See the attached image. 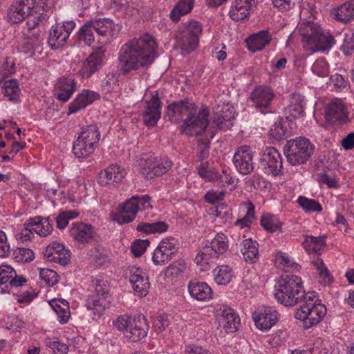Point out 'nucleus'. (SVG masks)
I'll use <instances>...</instances> for the list:
<instances>
[{
    "instance_id": "f257e3e1",
    "label": "nucleus",
    "mask_w": 354,
    "mask_h": 354,
    "mask_svg": "<svg viewBox=\"0 0 354 354\" xmlns=\"http://www.w3.org/2000/svg\"><path fill=\"white\" fill-rule=\"evenodd\" d=\"M156 48L154 39L149 34L129 40L121 46L118 52L119 71L127 75L148 67L155 59Z\"/></svg>"
},
{
    "instance_id": "f03ea898",
    "label": "nucleus",
    "mask_w": 354,
    "mask_h": 354,
    "mask_svg": "<svg viewBox=\"0 0 354 354\" xmlns=\"http://www.w3.org/2000/svg\"><path fill=\"white\" fill-rule=\"evenodd\" d=\"M121 28L109 18H93L81 26L76 38L79 44L90 46L97 41L100 46H104L118 35Z\"/></svg>"
},
{
    "instance_id": "7ed1b4c3",
    "label": "nucleus",
    "mask_w": 354,
    "mask_h": 354,
    "mask_svg": "<svg viewBox=\"0 0 354 354\" xmlns=\"http://www.w3.org/2000/svg\"><path fill=\"white\" fill-rule=\"evenodd\" d=\"M274 296L285 306H293L304 301L310 292L306 294L301 277L294 274L281 277L274 286Z\"/></svg>"
},
{
    "instance_id": "20e7f679",
    "label": "nucleus",
    "mask_w": 354,
    "mask_h": 354,
    "mask_svg": "<svg viewBox=\"0 0 354 354\" xmlns=\"http://www.w3.org/2000/svg\"><path fill=\"white\" fill-rule=\"evenodd\" d=\"M113 324L131 342H137L145 338L149 330L148 322L143 315L132 317L122 315L113 320Z\"/></svg>"
},
{
    "instance_id": "39448f33",
    "label": "nucleus",
    "mask_w": 354,
    "mask_h": 354,
    "mask_svg": "<svg viewBox=\"0 0 354 354\" xmlns=\"http://www.w3.org/2000/svg\"><path fill=\"white\" fill-rule=\"evenodd\" d=\"M301 36L304 47L313 53L328 50L335 43L333 37L328 33L324 34L321 27L315 23H308Z\"/></svg>"
},
{
    "instance_id": "423d86ee",
    "label": "nucleus",
    "mask_w": 354,
    "mask_h": 354,
    "mask_svg": "<svg viewBox=\"0 0 354 354\" xmlns=\"http://www.w3.org/2000/svg\"><path fill=\"white\" fill-rule=\"evenodd\" d=\"M228 249V240L223 234H217L211 241L209 245L204 246L195 257L196 264L201 266V270L209 268L211 263H214L221 255Z\"/></svg>"
},
{
    "instance_id": "0eeeda50",
    "label": "nucleus",
    "mask_w": 354,
    "mask_h": 354,
    "mask_svg": "<svg viewBox=\"0 0 354 354\" xmlns=\"http://www.w3.org/2000/svg\"><path fill=\"white\" fill-rule=\"evenodd\" d=\"M314 292L308 294L304 304L297 309L295 317L303 322L304 328H310L317 324L326 313L324 305L315 304Z\"/></svg>"
},
{
    "instance_id": "6e6552de",
    "label": "nucleus",
    "mask_w": 354,
    "mask_h": 354,
    "mask_svg": "<svg viewBox=\"0 0 354 354\" xmlns=\"http://www.w3.org/2000/svg\"><path fill=\"white\" fill-rule=\"evenodd\" d=\"M315 151V145L304 137H298L287 142L283 152L292 165L305 164Z\"/></svg>"
},
{
    "instance_id": "1a4fd4ad",
    "label": "nucleus",
    "mask_w": 354,
    "mask_h": 354,
    "mask_svg": "<svg viewBox=\"0 0 354 354\" xmlns=\"http://www.w3.org/2000/svg\"><path fill=\"white\" fill-rule=\"evenodd\" d=\"M100 139V132L96 124L87 125L82 128L73 142V152L78 158H86L94 151Z\"/></svg>"
},
{
    "instance_id": "9d476101",
    "label": "nucleus",
    "mask_w": 354,
    "mask_h": 354,
    "mask_svg": "<svg viewBox=\"0 0 354 354\" xmlns=\"http://www.w3.org/2000/svg\"><path fill=\"white\" fill-rule=\"evenodd\" d=\"M201 32L202 25L199 22L191 20L185 23L176 34L177 46L185 53H190L198 47Z\"/></svg>"
},
{
    "instance_id": "9b49d317",
    "label": "nucleus",
    "mask_w": 354,
    "mask_h": 354,
    "mask_svg": "<svg viewBox=\"0 0 354 354\" xmlns=\"http://www.w3.org/2000/svg\"><path fill=\"white\" fill-rule=\"evenodd\" d=\"M109 286L107 280L97 279L95 290L88 296L86 306L91 310L93 318L100 317L109 306L107 298L109 295Z\"/></svg>"
},
{
    "instance_id": "f8f14e48",
    "label": "nucleus",
    "mask_w": 354,
    "mask_h": 354,
    "mask_svg": "<svg viewBox=\"0 0 354 354\" xmlns=\"http://www.w3.org/2000/svg\"><path fill=\"white\" fill-rule=\"evenodd\" d=\"M150 201L149 195L132 196L123 203L121 211L115 216L114 220L120 225L133 221L138 210L152 208Z\"/></svg>"
},
{
    "instance_id": "ddd939ff",
    "label": "nucleus",
    "mask_w": 354,
    "mask_h": 354,
    "mask_svg": "<svg viewBox=\"0 0 354 354\" xmlns=\"http://www.w3.org/2000/svg\"><path fill=\"white\" fill-rule=\"evenodd\" d=\"M209 111L207 108L201 109L189 114L180 127L182 133L187 136L201 135L209 125Z\"/></svg>"
},
{
    "instance_id": "4468645a",
    "label": "nucleus",
    "mask_w": 354,
    "mask_h": 354,
    "mask_svg": "<svg viewBox=\"0 0 354 354\" xmlns=\"http://www.w3.org/2000/svg\"><path fill=\"white\" fill-rule=\"evenodd\" d=\"M76 26L73 20H68L60 23H56L49 31L48 38V46L53 50H57L64 46Z\"/></svg>"
},
{
    "instance_id": "2eb2a0df",
    "label": "nucleus",
    "mask_w": 354,
    "mask_h": 354,
    "mask_svg": "<svg viewBox=\"0 0 354 354\" xmlns=\"http://www.w3.org/2000/svg\"><path fill=\"white\" fill-rule=\"evenodd\" d=\"M178 240L172 236L162 239L153 252V262L157 266H162L171 260L178 252Z\"/></svg>"
},
{
    "instance_id": "dca6fc26",
    "label": "nucleus",
    "mask_w": 354,
    "mask_h": 354,
    "mask_svg": "<svg viewBox=\"0 0 354 354\" xmlns=\"http://www.w3.org/2000/svg\"><path fill=\"white\" fill-rule=\"evenodd\" d=\"M124 277L131 284L133 291L140 297H145L149 292L150 283L146 273L140 268L130 266L124 272Z\"/></svg>"
},
{
    "instance_id": "f3484780",
    "label": "nucleus",
    "mask_w": 354,
    "mask_h": 354,
    "mask_svg": "<svg viewBox=\"0 0 354 354\" xmlns=\"http://www.w3.org/2000/svg\"><path fill=\"white\" fill-rule=\"evenodd\" d=\"M326 122L333 126H339L350 122L348 113L343 101L336 99L325 108Z\"/></svg>"
},
{
    "instance_id": "a211bd4d",
    "label": "nucleus",
    "mask_w": 354,
    "mask_h": 354,
    "mask_svg": "<svg viewBox=\"0 0 354 354\" xmlns=\"http://www.w3.org/2000/svg\"><path fill=\"white\" fill-rule=\"evenodd\" d=\"M197 106L191 100L185 98L179 101L173 102L167 106V116L169 120L175 123L183 121L184 117L189 116L194 111H196Z\"/></svg>"
},
{
    "instance_id": "6ab92c4d",
    "label": "nucleus",
    "mask_w": 354,
    "mask_h": 354,
    "mask_svg": "<svg viewBox=\"0 0 354 354\" xmlns=\"http://www.w3.org/2000/svg\"><path fill=\"white\" fill-rule=\"evenodd\" d=\"M106 49L104 46L97 47L83 62L80 74L84 78L90 77L102 66Z\"/></svg>"
},
{
    "instance_id": "aec40b11",
    "label": "nucleus",
    "mask_w": 354,
    "mask_h": 354,
    "mask_svg": "<svg viewBox=\"0 0 354 354\" xmlns=\"http://www.w3.org/2000/svg\"><path fill=\"white\" fill-rule=\"evenodd\" d=\"M161 101L157 91L151 94L149 100L145 102V106L142 113L144 123L149 127H154L161 116Z\"/></svg>"
},
{
    "instance_id": "412c9836",
    "label": "nucleus",
    "mask_w": 354,
    "mask_h": 354,
    "mask_svg": "<svg viewBox=\"0 0 354 354\" xmlns=\"http://www.w3.org/2000/svg\"><path fill=\"white\" fill-rule=\"evenodd\" d=\"M233 162L236 169L243 175L250 174L254 169L252 153L249 146L243 145L237 148Z\"/></svg>"
},
{
    "instance_id": "4be33fe9",
    "label": "nucleus",
    "mask_w": 354,
    "mask_h": 354,
    "mask_svg": "<svg viewBox=\"0 0 354 354\" xmlns=\"http://www.w3.org/2000/svg\"><path fill=\"white\" fill-rule=\"evenodd\" d=\"M274 97L272 91L264 86L256 87L250 94L253 105L263 113L270 111L269 109Z\"/></svg>"
},
{
    "instance_id": "5701e85b",
    "label": "nucleus",
    "mask_w": 354,
    "mask_h": 354,
    "mask_svg": "<svg viewBox=\"0 0 354 354\" xmlns=\"http://www.w3.org/2000/svg\"><path fill=\"white\" fill-rule=\"evenodd\" d=\"M35 0H17L8 10V19L11 24H17L23 21L34 8Z\"/></svg>"
},
{
    "instance_id": "b1692460",
    "label": "nucleus",
    "mask_w": 354,
    "mask_h": 354,
    "mask_svg": "<svg viewBox=\"0 0 354 354\" xmlns=\"http://www.w3.org/2000/svg\"><path fill=\"white\" fill-rule=\"evenodd\" d=\"M44 257L48 261L58 263L66 266L70 261V251L62 243L53 242L43 252Z\"/></svg>"
},
{
    "instance_id": "393cba45",
    "label": "nucleus",
    "mask_w": 354,
    "mask_h": 354,
    "mask_svg": "<svg viewBox=\"0 0 354 354\" xmlns=\"http://www.w3.org/2000/svg\"><path fill=\"white\" fill-rule=\"evenodd\" d=\"M94 227L88 223L77 222L72 224L69 230L70 236L77 242L87 244L95 237Z\"/></svg>"
},
{
    "instance_id": "a878e982",
    "label": "nucleus",
    "mask_w": 354,
    "mask_h": 354,
    "mask_svg": "<svg viewBox=\"0 0 354 354\" xmlns=\"http://www.w3.org/2000/svg\"><path fill=\"white\" fill-rule=\"evenodd\" d=\"M261 162L267 169L268 174L277 176L281 174L283 165L282 158L279 151L274 148L268 149L264 153Z\"/></svg>"
},
{
    "instance_id": "bb28decb",
    "label": "nucleus",
    "mask_w": 354,
    "mask_h": 354,
    "mask_svg": "<svg viewBox=\"0 0 354 354\" xmlns=\"http://www.w3.org/2000/svg\"><path fill=\"white\" fill-rule=\"evenodd\" d=\"M253 319L259 329L268 330L278 322L279 313L272 308H268L259 314H254Z\"/></svg>"
},
{
    "instance_id": "cd10ccee",
    "label": "nucleus",
    "mask_w": 354,
    "mask_h": 354,
    "mask_svg": "<svg viewBox=\"0 0 354 354\" xmlns=\"http://www.w3.org/2000/svg\"><path fill=\"white\" fill-rule=\"evenodd\" d=\"M124 176L123 169L118 165H111L99 173L97 181L101 186L114 185L120 182Z\"/></svg>"
},
{
    "instance_id": "c85d7f7f",
    "label": "nucleus",
    "mask_w": 354,
    "mask_h": 354,
    "mask_svg": "<svg viewBox=\"0 0 354 354\" xmlns=\"http://www.w3.org/2000/svg\"><path fill=\"white\" fill-rule=\"evenodd\" d=\"M256 0H235L230 10V17L239 21L248 17L256 5Z\"/></svg>"
},
{
    "instance_id": "c756f323",
    "label": "nucleus",
    "mask_w": 354,
    "mask_h": 354,
    "mask_svg": "<svg viewBox=\"0 0 354 354\" xmlns=\"http://www.w3.org/2000/svg\"><path fill=\"white\" fill-rule=\"evenodd\" d=\"M76 82L72 77H60L55 94L57 99L62 102H67L76 90Z\"/></svg>"
},
{
    "instance_id": "7c9ffc66",
    "label": "nucleus",
    "mask_w": 354,
    "mask_h": 354,
    "mask_svg": "<svg viewBox=\"0 0 354 354\" xmlns=\"http://www.w3.org/2000/svg\"><path fill=\"white\" fill-rule=\"evenodd\" d=\"M272 39V36L268 30H260L248 37L245 39L248 49L255 53L262 50L268 46Z\"/></svg>"
},
{
    "instance_id": "2f4dec72",
    "label": "nucleus",
    "mask_w": 354,
    "mask_h": 354,
    "mask_svg": "<svg viewBox=\"0 0 354 354\" xmlns=\"http://www.w3.org/2000/svg\"><path fill=\"white\" fill-rule=\"evenodd\" d=\"M97 95L89 90H83L68 106V115H71L84 109L97 98Z\"/></svg>"
},
{
    "instance_id": "473e14b6",
    "label": "nucleus",
    "mask_w": 354,
    "mask_h": 354,
    "mask_svg": "<svg viewBox=\"0 0 354 354\" xmlns=\"http://www.w3.org/2000/svg\"><path fill=\"white\" fill-rule=\"evenodd\" d=\"M53 221L50 217L37 216L27 221V225L31 227L34 232L41 236H46L53 231Z\"/></svg>"
},
{
    "instance_id": "72a5a7b5",
    "label": "nucleus",
    "mask_w": 354,
    "mask_h": 354,
    "mask_svg": "<svg viewBox=\"0 0 354 354\" xmlns=\"http://www.w3.org/2000/svg\"><path fill=\"white\" fill-rule=\"evenodd\" d=\"M304 97L298 93H293L290 97V104L285 109L286 118L289 121H292L304 114Z\"/></svg>"
},
{
    "instance_id": "f704fd0d",
    "label": "nucleus",
    "mask_w": 354,
    "mask_h": 354,
    "mask_svg": "<svg viewBox=\"0 0 354 354\" xmlns=\"http://www.w3.org/2000/svg\"><path fill=\"white\" fill-rule=\"evenodd\" d=\"M190 295L198 301H206L212 298V288L205 282L191 281L188 285Z\"/></svg>"
},
{
    "instance_id": "c9c22d12",
    "label": "nucleus",
    "mask_w": 354,
    "mask_h": 354,
    "mask_svg": "<svg viewBox=\"0 0 354 354\" xmlns=\"http://www.w3.org/2000/svg\"><path fill=\"white\" fill-rule=\"evenodd\" d=\"M332 13L334 19L344 24L354 20V0H348L333 9Z\"/></svg>"
},
{
    "instance_id": "e433bc0d",
    "label": "nucleus",
    "mask_w": 354,
    "mask_h": 354,
    "mask_svg": "<svg viewBox=\"0 0 354 354\" xmlns=\"http://www.w3.org/2000/svg\"><path fill=\"white\" fill-rule=\"evenodd\" d=\"M259 244L256 241L247 239L243 241L241 252L245 261L248 263H254L259 258Z\"/></svg>"
},
{
    "instance_id": "4c0bfd02",
    "label": "nucleus",
    "mask_w": 354,
    "mask_h": 354,
    "mask_svg": "<svg viewBox=\"0 0 354 354\" xmlns=\"http://www.w3.org/2000/svg\"><path fill=\"white\" fill-rule=\"evenodd\" d=\"M49 304L57 315V319L61 323H66L70 317L68 302L62 299H55Z\"/></svg>"
},
{
    "instance_id": "58836bf2",
    "label": "nucleus",
    "mask_w": 354,
    "mask_h": 354,
    "mask_svg": "<svg viewBox=\"0 0 354 354\" xmlns=\"http://www.w3.org/2000/svg\"><path fill=\"white\" fill-rule=\"evenodd\" d=\"M214 281L218 285L228 284L233 277V270L227 265L217 266L213 270Z\"/></svg>"
},
{
    "instance_id": "ea45409f",
    "label": "nucleus",
    "mask_w": 354,
    "mask_h": 354,
    "mask_svg": "<svg viewBox=\"0 0 354 354\" xmlns=\"http://www.w3.org/2000/svg\"><path fill=\"white\" fill-rule=\"evenodd\" d=\"M3 93L10 101L14 102H18L21 90L19 87V83L15 79H11L5 81L2 86Z\"/></svg>"
},
{
    "instance_id": "a19ab883",
    "label": "nucleus",
    "mask_w": 354,
    "mask_h": 354,
    "mask_svg": "<svg viewBox=\"0 0 354 354\" xmlns=\"http://www.w3.org/2000/svg\"><path fill=\"white\" fill-rule=\"evenodd\" d=\"M325 236H314L306 235L302 245L308 253L319 252L325 245Z\"/></svg>"
},
{
    "instance_id": "79ce46f5",
    "label": "nucleus",
    "mask_w": 354,
    "mask_h": 354,
    "mask_svg": "<svg viewBox=\"0 0 354 354\" xmlns=\"http://www.w3.org/2000/svg\"><path fill=\"white\" fill-rule=\"evenodd\" d=\"M194 0H180L172 9L170 17L174 21H178L182 15L189 12L194 5Z\"/></svg>"
},
{
    "instance_id": "37998d69",
    "label": "nucleus",
    "mask_w": 354,
    "mask_h": 354,
    "mask_svg": "<svg viewBox=\"0 0 354 354\" xmlns=\"http://www.w3.org/2000/svg\"><path fill=\"white\" fill-rule=\"evenodd\" d=\"M157 158L158 157L153 154H146L141 158L140 162L141 172L147 178H153L152 170L154 169Z\"/></svg>"
},
{
    "instance_id": "c03bdc74",
    "label": "nucleus",
    "mask_w": 354,
    "mask_h": 354,
    "mask_svg": "<svg viewBox=\"0 0 354 354\" xmlns=\"http://www.w3.org/2000/svg\"><path fill=\"white\" fill-rule=\"evenodd\" d=\"M224 109L225 106H223L221 109H218L214 114V122L216 124L217 127L220 130H226L232 125L231 119L233 117L225 113Z\"/></svg>"
},
{
    "instance_id": "a18cd8bd",
    "label": "nucleus",
    "mask_w": 354,
    "mask_h": 354,
    "mask_svg": "<svg viewBox=\"0 0 354 354\" xmlns=\"http://www.w3.org/2000/svg\"><path fill=\"white\" fill-rule=\"evenodd\" d=\"M196 169L199 176L207 181H213L218 177V173L209 167L207 161L201 162Z\"/></svg>"
},
{
    "instance_id": "49530a36",
    "label": "nucleus",
    "mask_w": 354,
    "mask_h": 354,
    "mask_svg": "<svg viewBox=\"0 0 354 354\" xmlns=\"http://www.w3.org/2000/svg\"><path fill=\"white\" fill-rule=\"evenodd\" d=\"M80 212L77 210H68L60 212L55 218L56 227L60 230L64 229L70 220L77 218Z\"/></svg>"
},
{
    "instance_id": "de8ad7c7",
    "label": "nucleus",
    "mask_w": 354,
    "mask_h": 354,
    "mask_svg": "<svg viewBox=\"0 0 354 354\" xmlns=\"http://www.w3.org/2000/svg\"><path fill=\"white\" fill-rule=\"evenodd\" d=\"M297 203L306 212H319L322 210V207L319 202L303 196H299Z\"/></svg>"
},
{
    "instance_id": "09e8293b",
    "label": "nucleus",
    "mask_w": 354,
    "mask_h": 354,
    "mask_svg": "<svg viewBox=\"0 0 354 354\" xmlns=\"http://www.w3.org/2000/svg\"><path fill=\"white\" fill-rule=\"evenodd\" d=\"M261 225L270 232H277L281 229V223L276 216L271 214L262 216Z\"/></svg>"
},
{
    "instance_id": "8fccbe9b",
    "label": "nucleus",
    "mask_w": 354,
    "mask_h": 354,
    "mask_svg": "<svg viewBox=\"0 0 354 354\" xmlns=\"http://www.w3.org/2000/svg\"><path fill=\"white\" fill-rule=\"evenodd\" d=\"M221 323L227 333H234L240 325L239 316L233 311L228 316L224 318Z\"/></svg>"
},
{
    "instance_id": "3c124183",
    "label": "nucleus",
    "mask_w": 354,
    "mask_h": 354,
    "mask_svg": "<svg viewBox=\"0 0 354 354\" xmlns=\"http://www.w3.org/2000/svg\"><path fill=\"white\" fill-rule=\"evenodd\" d=\"M173 163L167 158H157L154 169L152 170L153 178L160 176L168 171L172 167Z\"/></svg>"
},
{
    "instance_id": "603ef678",
    "label": "nucleus",
    "mask_w": 354,
    "mask_h": 354,
    "mask_svg": "<svg viewBox=\"0 0 354 354\" xmlns=\"http://www.w3.org/2000/svg\"><path fill=\"white\" fill-rule=\"evenodd\" d=\"M89 256L93 262L100 266L104 265L109 257L106 250L100 247L91 249L89 251Z\"/></svg>"
},
{
    "instance_id": "864d4df0",
    "label": "nucleus",
    "mask_w": 354,
    "mask_h": 354,
    "mask_svg": "<svg viewBox=\"0 0 354 354\" xmlns=\"http://www.w3.org/2000/svg\"><path fill=\"white\" fill-rule=\"evenodd\" d=\"M254 218V205L249 201L247 203V212L246 214L240 219H238L235 224L239 225L241 228L249 227Z\"/></svg>"
},
{
    "instance_id": "5fc2aeb1",
    "label": "nucleus",
    "mask_w": 354,
    "mask_h": 354,
    "mask_svg": "<svg viewBox=\"0 0 354 354\" xmlns=\"http://www.w3.org/2000/svg\"><path fill=\"white\" fill-rule=\"evenodd\" d=\"M185 268L186 266L184 260H177L166 268L165 274L167 277L178 276L184 272Z\"/></svg>"
},
{
    "instance_id": "6e6d98bb",
    "label": "nucleus",
    "mask_w": 354,
    "mask_h": 354,
    "mask_svg": "<svg viewBox=\"0 0 354 354\" xmlns=\"http://www.w3.org/2000/svg\"><path fill=\"white\" fill-rule=\"evenodd\" d=\"M13 274H15V271L12 268L5 265L0 266V288L5 285L4 288H1L2 292L5 291V288H8L7 283H10Z\"/></svg>"
},
{
    "instance_id": "4d7b16f0",
    "label": "nucleus",
    "mask_w": 354,
    "mask_h": 354,
    "mask_svg": "<svg viewBox=\"0 0 354 354\" xmlns=\"http://www.w3.org/2000/svg\"><path fill=\"white\" fill-rule=\"evenodd\" d=\"M312 72L320 77L328 75V64L324 58L317 59L312 65Z\"/></svg>"
},
{
    "instance_id": "13d9d810",
    "label": "nucleus",
    "mask_w": 354,
    "mask_h": 354,
    "mask_svg": "<svg viewBox=\"0 0 354 354\" xmlns=\"http://www.w3.org/2000/svg\"><path fill=\"white\" fill-rule=\"evenodd\" d=\"M14 255L15 260L21 263L31 261L35 258L33 251L26 248H18L14 251Z\"/></svg>"
},
{
    "instance_id": "bf43d9fd",
    "label": "nucleus",
    "mask_w": 354,
    "mask_h": 354,
    "mask_svg": "<svg viewBox=\"0 0 354 354\" xmlns=\"http://www.w3.org/2000/svg\"><path fill=\"white\" fill-rule=\"evenodd\" d=\"M39 276L41 279L48 286H53L58 281V275L57 272L50 269H41Z\"/></svg>"
},
{
    "instance_id": "052dcab7",
    "label": "nucleus",
    "mask_w": 354,
    "mask_h": 354,
    "mask_svg": "<svg viewBox=\"0 0 354 354\" xmlns=\"http://www.w3.org/2000/svg\"><path fill=\"white\" fill-rule=\"evenodd\" d=\"M101 86L104 93L113 92L118 86V77L114 74H108L102 80Z\"/></svg>"
},
{
    "instance_id": "680f3d73",
    "label": "nucleus",
    "mask_w": 354,
    "mask_h": 354,
    "mask_svg": "<svg viewBox=\"0 0 354 354\" xmlns=\"http://www.w3.org/2000/svg\"><path fill=\"white\" fill-rule=\"evenodd\" d=\"M286 132V129L283 127V122L279 120L277 121L269 131V137L276 140H282Z\"/></svg>"
},
{
    "instance_id": "e2e57ef3",
    "label": "nucleus",
    "mask_w": 354,
    "mask_h": 354,
    "mask_svg": "<svg viewBox=\"0 0 354 354\" xmlns=\"http://www.w3.org/2000/svg\"><path fill=\"white\" fill-rule=\"evenodd\" d=\"M197 142L198 151L197 153L198 160L205 162L204 160L208 158L209 154L210 141L209 140L198 139Z\"/></svg>"
},
{
    "instance_id": "0e129e2a",
    "label": "nucleus",
    "mask_w": 354,
    "mask_h": 354,
    "mask_svg": "<svg viewBox=\"0 0 354 354\" xmlns=\"http://www.w3.org/2000/svg\"><path fill=\"white\" fill-rule=\"evenodd\" d=\"M149 245L148 240H136L131 245V252L136 257H139L145 252Z\"/></svg>"
},
{
    "instance_id": "69168bd1",
    "label": "nucleus",
    "mask_w": 354,
    "mask_h": 354,
    "mask_svg": "<svg viewBox=\"0 0 354 354\" xmlns=\"http://www.w3.org/2000/svg\"><path fill=\"white\" fill-rule=\"evenodd\" d=\"M340 50L347 56L351 55L354 52V30L351 35H346Z\"/></svg>"
},
{
    "instance_id": "338daca9",
    "label": "nucleus",
    "mask_w": 354,
    "mask_h": 354,
    "mask_svg": "<svg viewBox=\"0 0 354 354\" xmlns=\"http://www.w3.org/2000/svg\"><path fill=\"white\" fill-rule=\"evenodd\" d=\"M301 1V0H272L274 6L281 12L290 10L297 4L299 3Z\"/></svg>"
},
{
    "instance_id": "774afa93",
    "label": "nucleus",
    "mask_w": 354,
    "mask_h": 354,
    "mask_svg": "<svg viewBox=\"0 0 354 354\" xmlns=\"http://www.w3.org/2000/svg\"><path fill=\"white\" fill-rule=\"evenodd\" d=\"M169 322L166 315H158L153 322V326L157 333H160L168 327Z\"/></svg>"
}]
</instances>
